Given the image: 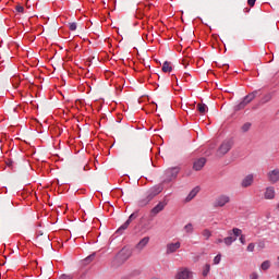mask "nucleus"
Wrapping results in <instances>:
<instances>
[{
  "label": "nucleus",
  "mask_w": 279,
  "mask_h": 279,
  "mask_svg": "<svg viewBox=\"0 0 279 279\" xmlns=\"http://www.w3.org/2000/svg\"><path fill=\"white\" fill-rule=\"evenodd\" d=\"M256 95H258V90H254V92L250 93L248 95H246L243 98V100L234 107L235 112H239V110H243V108H245V106H247V104H252V101H254V99H256Z\"/></svg>",
  "instance_id": "obj_1"
},
{
  "label": "nucleus",
  "mask_w": 279,
  "mask_h": 279,
  "mask_svg": "<svg viewBox=\"0 0 279 279\" xmlns=\"http://www.w3.org/2000/svg\"><path fill=\"white\" fill-rule=\"evenodd\" d=\"M256 95H258V90H254V92L250 93L248 95H246L243 98V100L234 107L235 112H239V110H243V108H245V106H247V104H252V101H254V99H256Z\"/></svg>",
  "instance_id": "obj_2"
},
{
  "label": "nucleus",
  "mask_w": 279,
  "mask_h": 279,
  "mask_svg": "<svg viewBox=\"0 0 279 279\" xmlns=\"http://www.w3.org/2000/svg\"><path fill=\"white\" fill-rule=\"evenodd\" d=\"M228 234H229V236L223 239V243H225V245L230 247V245H232L234 243V241H236V238L241 236V234H243V231L239 228H233L232 231L228 232Z\"/></svg>",
  "instance_id": "obj_3"
},
{
  "label": "nucleus",
  "mask_w": 279,
  "mask_h": 279,
  "mask_svg": "<svg viewBox=\"0 0 279 279\" xmlns=\"http://www.w3.org/2000/svg\"><path fill=\"white\" fill-rule=\"evenodd\" d=\"M178 173H180V167H172V168H168L165 171V180L163 183H169L172 180H175V178H178Z\"/></svg>",
  "instance_id": "obj_4"
},
{
  "label": "nucleus",
  "mask_w": 279,
  "mask_h": 279,
  "mask_svg": "<svg viewBox=\"0 0 279 279\" xmlns=\"http://www.w3.org/2000/svg\"><path fill=\"white\" fill-rule=\"evenodd\" d=\"M138 217V211H135L133 214L130 215V217L128 218V220L119 227V229L116 231L117 234H123V232H125V230H128V228H130V223H132V221H134V219H137Z\"/></svg>",
  "instance_id": "obj_5"
},
{
  "label": "nucleus",
  "mask_w": 279,
  "mask_h": 279,
  "mask_svg": "<svg viewBox=\"0 0 279 279\" xmlns=\"http://www.w3.org/2000/svg\"><path fill=\"white\" fill-rule=\"evenodd\" d=\"M232 140L223 141L217 150L218 155L226 156V154L232 149Z\"/></svg>",
  "instance_id": "obj_6"
},
{
  "label": "nucleus",
  "mask_w": 279,
  "mask_h": 279,
  "mask_svg": "<svg viewBox=\"0 0 279 279\" xmlns=\"http://www.w3.org/2000/svg\"><path fill=\"white\" fill-rule=\"evenodd\" d=\"M226 204H230V196H228L226 194H221L216 198V201L214 203V207L215 208H223V206H226Z\"/></svg>",
  "instance_id": "obj_7"
},
{
  "label": "nucleus",
  "mask_w": 279,
  "mask_h": 279,
  "mask_svg": "<svg viewBox=\"0 0 279 279\" xmlns=\"http://www.w3.org/2000/svg\"><path fill=\"white\" fill-rule=\"evenodd\" d=\"M175 279H193V271H191L189 268H180Z\"/></svg>",
  "instance_id": "obj_8"
},
{
  "label": "nucleus",
  "mask_w": 279,
  "mask_h": 279,
  "mask_svg": "<svg viewBox=\"0 0 279 279\" xmlns=\"http://www.w3.org/2000/svg\"><path fill=\"white\" fill-rule=\"evenodd\" d=\"M154 197H156V194L151 192V190H148L146 197L138 202V206H141V208L147 206V204H149Z\"/></svg>",
  "instance_id": "obj_9"
},
{
  "label": "nucleus",
  "mask_w": 279,
  "mask_h": 279,
  "mask_svg": "<svg viewBox=\"0 0 279 279\" xmlns=\"http://www.w3.org/2000/svg\"><path fill=\"white\" fill-rule=\"evenodd\" d=\"M128 258H130V253H128L125 250H122L116 255L114 260H117V263L123 264L125 260H128Z\"/></svg>",
  "instance_id": "obj_10"
},
{
  "label": "nucleus",
  "mask_w": 279,
  "mask_h": 279,
  "mask_svg": "<svg viewBox=\"0 0 279 279\" xmlns=\"http://www.w3.org/2000/svg\"><path fill=\"white\" fill-rule=\"evenodd\" d=\"M181 246H182V244L180 242L168 243L166 246V253L167 254H175V252H178V250H180Z\"/></svg>",
  "instance_id": "obj_11"
},
{
  "label": "nucleus",
  "mask_w": 279,
  "mask_h": 279,
  "mask_svg": "<svg viewBox=\"0 0 279 279\" xmlns=\"http://www.w3.org/2000/svg\"><path fill=\"white\" fill-rule=\"evenodd\" d=\"M267 175L271 184H276L277 182H279V169H274L269 171Z\"/></svg>",
  "instance_id": "obj_12"
},
{
  "label": "nucleus",
  "mask_w": 279,
  "mask_h": 279,
  "mask_svg": "<svg viewBox=\"0 0 279 279\" xmlns=\"http://www.w3.org/2000/svg\"><path fill=\"white\" fill-rule=\"evenodd\" d=\"M205 165H206V158L202 157V158L197 159L196 161H194L193 170L202 171V169H204Z\"/></svg>",
  "instance_id": "obj_13"
},
{
  "label": "nucleus",
  "mask_w": 279,
  "mask_h": 279,
  "mask_svg": "<svg viewBox=\"0 0 279 279\" xmlns=\"http://www.w3.org/2000/svg\"><path fill=\"white\" fill-rule=\"evenodd\" d=\"M252 184H254V174L246 175L241 182L243 189H247V186H252Z\"/></svg>",
  "instance_id": "obj_14"
},
{
  "label": "nucleus",
  "mask_w": 279,
  "mask_h": 279,
  "mask_svg": "<svg viewBox=\"0 0 279 279\" xmlns=\"http://www.w3.org/2000/svg\"><path fill=\"white\" fill-rule=\"evenodd\" d=\"M148 243H149V236H145L135 245V250H137V252H143V250L147 247Z\"/></svg>",
  "instance_id": "obj_15"
},
{
  "label": "nucleus",
  "mask_w": 279,
  "mask_h": 279,
  "mask_svg": "<svg viewBox=\"0 0 279 279\" xmlns=\"http://www.w3.org/2000/svg\"><path fill=\"white\" fill-rule=\"evenodd\" d=\"M165 206H167V203L160 202L158 203L153 209H151V215H158L159 213H162L165 210Z\"/></svg>",
  "instance_id": "obj_16"
},
{
  "label": "nucleus",
  "mask_w": 279,
  "mask_h": 279,
  "mask_svg": "<svg viewBox=\"0 0 279 279\" xmlns=\"http://www.w3.org/2000/svg\"><path fill=\"white\" fill-rule=\"evenodd\" d=\"M264 197L265 199H274V197H276V190L274 189V186H269L266 189Z\"/></svg>",
  "instance_id": "obj_17"
},
{
  "label": "nucleus",
  "mask_w": 279,
  "mask_h": 279,
  "mask_svg": "<svg viewBox=\"0 0 279 279\" xmlns=\"http://www.w3.org/2000/svg\"><path fill=\"white\" fill-rule=\"evenodd\" d=\"M197 193H199V186L194 187L189 195L185 198V202H191L192 199H195L197 196Z\"/></svg>",
  "instance_id": "obj_18"
},
{
  "label": "nucleus",
  "mask_w": 279,
  "mask_h": 279,
  "mask_svg": "<svg viewBox=\"0 0 279 279\" xmlns=\"http://www.w3.org/2000/svg\"><path fill=\"white\" fill-rule=\"evenodd\" d=\"M165 190V187L162 186V184H158V185H155L153 187H150V192L156 195H160V193H162V191Z\"/></svg>",
  "instance_id": "obj_19"
},
{
  "label": "nucleus",
  "mask_w": 279,
  "mask_h": 279,
  "mask_svg": "<svg viewBox=\"0 0 279 279\" xmlns=\"http://www.w3.org/2000/svg\"><path fill=\"white\" fill-rule=\"evenodd\" d=\"M161 70L163 73H171V71H173V66H171V62L165 61Z\"/></svg>",
  "instance_id": "obj_20"
},
{
  "label": "nucleus",
  "mask_w": 279,
  "mask_h": 279,
  "mask_svg": "<svg viewBox=\"0 0 279 279\" xmlns=\"http://www.w3.org/2000/svg\"><path fill=\"white\" fill-rule=\"evenodd\" d=\"M197 110L201 114H206V112H208V106H206V104H198Z\"/></svg>",
  "instance_id": "obj_21"
},
{
  "label": "nucleus",
  "mask_w": 279,
  "mask_h": 279,
  "mask_svg": "<svg viewBox=\"0 0 279 279\" xmlns=\"http://www.w3.org/2000/svg\"><path fill=\"white\" fill-rule=\"evenodd\" d=\"M184 232H186V234H193L194 232V228H193V223H187L183 227Z\"/></svg>",
  "instance_id": "obj_22"
},
{
  "label": "nucleus",
  "mask_w": 279,
  "mask_h": 279,
  "mask_svg": "<svg viewBox=\"0 0 279 279\" xmlns=\"http://www.w3.org/2000/svg\"><path fill=\"white\" fill-rule=\"evenodd\" d=\"M202 235L206 239V241H208V239L213 236V232H210L208 229H205L203 230Z\"/></svg>",
  "instance_id": "obj_23"
},
{
  "label": "nucleus",
  "mask_w": 279,
  "mask_h": 279,
  "mask_svg": "<svg viewBox=\"0 0 279 279\" xmlns=\"http://www.w3.org/2000/svg\"><path fill=\"white\" fill-rule=\"evenodd\" d=\"M208 274H210V264H206L203 268L204 278H206V276H208Z\"/></svg>",
  "instance_id": "obj_24"
},
{
  "label": "nucleus",
  "mask_w": 279,
  "mask_h": 279,
  "mask_svg": "<svg viewBox=\"0 0 279 279\" xmlns=\"http://www.w3.org/2000/svg\"><path fill=\"white\" fill-rule=\"evenodd\" d=\"M262 269L263 271H267V269H269V267H271V263H269V260H265L262 263Z\"/></svg>",
  "instance_id": "obj_25"
},
{
  "label": "nucleus",
  "mask_w": 279,
  "mask_h": 279,
  "mask_svg": "<svg viewBox=\"0 0 279 279\" xmlns=\"http://www.w3.org/2000/svg\"><path fill=\"white\" fill-rule=\"evenodd\" d=\"M95 256L96 253L90 254L89 256H87L84 260L86 263V265H88V263H93L95 260Z\"/></svg>",
  "instance_id": "obj_26"
},
{
  "label": "nucleus",
  "mask_w": 279,
  "mask_h": 279,
  "mask_svg": "<svg viewBox=\"0 0 279 279\" xmlns=\"http://www.w3.org/2000/svg\"><path fill=\"white\" fill-rule=\"evenodd\" d=\"M5 163H7V167H10V169H14L16 167V162H14V160L12 159H8Z\"/></svg>",
  "instance_id": "obj_27"
},
{
  "label": "nucleus",
  "mask_w": 279,
  "mask_h": 279,
  "mask_svg": "<svg viewBox=\"0 0 279 279\" xmlns=\"http://www.w3.org/2000/svg\"><path fill=\"white\" fill-rule=\"evenodd\" d=\"M250 128H252V123L246 122L242 125V132H250Z\"/></svg>",
  "instance_id": "obj_28"
},
{
  "label": "nucleus",
  "mask_w": 279,
  "mask_h": 279,
  "mask_svg": "<svg viewBox=\"0 0 279 279\" xmlns=\"http://www.w3.org/2000/svg\"><path fill=\"white\" fill-rule=\"evenodd\" d=\"M271 99V94H267L262 98V104H269V100Z\"/></svg>",
  "instance_id": "obj_29"
},
{
  "label": "nucleus",
  "mask_w": 279,
  "mask_h": 279,
  "mask_svg": "<svg viewBox=\"0 0 279 279\" xmlns=\"http://www.w3.org/2000/svg\"><path fill=\"white\" fill-rule=\"evenodd\" d=\"M69 29H70V32H75V29H77V23H75V22L70 23Z\"/></svg>",
  "instance_id": "obj_30"
},
{
  "label": "nucleus",
  "mask_w": 279,
  "mask_h": 279,
  "mask_svg": "<svg viewBox=\"0 0 279 279\" xmlns=\"http://www.w3.org/2000/svg\"><path fill=\"white\" fill-rule=\"evenodd\" d=\"M221 263V254H218L215 258H214V265H219Z\"/></svg>",
  "instance_id": "obj_31"
},
{
  "label": "nucleus",
  "mask_w": 279,
  "mask_h": 279,
  "mask_svg": "<svg viewBox=\"0 0 279 279\" xmlns=\"http://www.w3.org/2000/svg\"><path fill=\"white\" fill-rule=\"evenodd\" d=\"M15 10H16V12H20L21 14H23V12H25V8H23V5H16Z\"/></svg>",
  "instance_id": "obj_32"
},
{
  "label": "nucleus",
  "mask_w": 279,
  "mask_h": 279,
  "mask_svg": "<svg viewBox=\"0 0 279 279\" xmlns=\"http://www.w3.org/2000/svg\"><path fill=\"white\" fill-rule=\"evenodd\" d=\"M254 247H256V245L254 243H250L246 250L247 252H254Z\"/></svg>",
  "instance_id": "obj_33"
},
{
  "label": "nucleus",
  "mask_w": 279,
  "mask_h": 279,
  "mask_svg": "<svg viewBox=\"0 0 279 279\" xmlns=\"http://www.w3.org/2000/svg\"><path fill=\"white\" fill-rule=\"evenodd\" d=\"M247 3L251 8H254V5H256V0H247Z\"/></svg>",
  "instance_id": "obj_34"
},
{
  "label": "nucleus",
  "mask_w": 279,
  "mask_h": 279,
  "mask_svg": "<svg viewBox=\"0 0 279 279\" xmlns=\"http://www.w3.org/2000/svg\"><path fill=\"white\" fill-rule=\"evenodd\" d=\"M240 242L242 243V245H245V235H243L242 233L240 234Z\"/></svg>",
  "instance_id": "obj_35"
},
{
  "label": "nucleus",
  "mask_w": 279,
  "mask_h": 279,
  "mask_svg": "<svg viewBox=\"0 0 279 279\" xmlns=\"http://www.w3.org/2000/svg\"><path fill=\"white\" fill-rule=\"evenodd\" d=\"M251 279H258V274L252 272L250 276Z\"/></svg>",
  "instance_id": "obj_36"
},
{
  "label": "nucleus",
  "mask_w": 279,
  "mask_h": 279,
  "mask_svg": "<svg viewBox=\"0 0 279 279\" xmlns=\"http://www.w3.org/2000/svg\"><path fill=\"white\" fill-rule=\"evenodd\" d=\"M216 243H223V240L218 239V240L216 241Z\"/></svg>",
  "instance_id": "obj_37"
},
{
  "label": "nucleus",
  "mask_w": 279,
  "mask_h": 279,
  "mask_svg": "<svg viewBox=\"0 0 279 279\" xmlns=\"http://www.w3.org/2000/svg\"><path fill=\"white\" fill-rule=\"evenodd\" d=\"M172 80H175V82H178V76L172 75Z\"/></svg>",
  "instance_id": "obj_38"
},
{
  "label": "nucleus",
  "mask_w": 279,
  "mask_h": 279,
  "mask_svg": "<svg viewBox=\"0 0 279 279\" xmlns=\"http://www.w3.org/2000/svg\"><path fill=\"white\" fill-rule=\"evenodd\" d=\"M244 10H245V12H250V8H245Z\"/></svg>",
  "instance_id": "obj_39"
}]
</instances>
